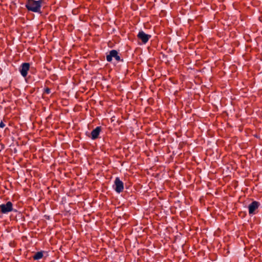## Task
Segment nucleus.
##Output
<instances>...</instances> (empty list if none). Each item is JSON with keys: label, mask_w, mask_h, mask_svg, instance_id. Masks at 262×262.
<instances>
[{"label": "nucleus", "mask_w": 262, "mask_h": 262, "mask_svg": "<svg viewBox=\"0 0 262 262\" xmlns=\"http://www.w3.org/2000/svg\"><path fill=\"white\" fill-rule=\"evenodd\" d=\"M42 3V0H33L29 3H26L25 6L28 11L41 13L40 9Z\"/></svg>", "instance_id": "nucleus-1"}, {"label": "nucleus", "mask_w": 262, "mask_h": 262, "mask_svg": "<svg viewBox=\"0 0 262 262\" xmlns=\"http://www.w3.org/2000/svg\"><path fill=\"white\" fill-rule=\"evenodd\" d=\"M0 211L3 214H6L12 211L16 212V209L13 210V204L10 201L7 202L6 204L0 205Z\"/></svg>", "instance_id": "nucleus-2"}, {"label": "nucleus", "mask_w": 262, "mask_h": 262, "mask_svg": "<svg viewBox=\"0 0 262 262\" xmlns=\"http://www.w3.org/2000/svg\"><path fill=\"white\" fill-rule=\"evenodd\" d=\"M30 63L28 62L23 63L19 69V72L23 77H26L27 76L28 72L30 69Z\"/></svg>", "instance_id": "nucleus-7"}, {"label": "nucleus", "mask_w": 262, "mask_h": 262, "mask_svg": "<svg viewBox=\"0 0 262 262\" xmlns=\"http://www.w3.org/2000/svg\"><path fill=\"white\" fill-rule=\"evenodd\" d=\"M260 204L259 202L254 201H252L248 206L249 214L250 215H253L256 214L257 211L258 207Z\"/></svg>", "instance_id": "nucleus-5"}, {"label": "nucleus", "mask_w": 262, "mask_h": 262, "mask_svg": "<svg viewBox=\"0 0 262 262\" xmlns=\"http://www.w3.org/2000/svg\"><path fill=\"white\" fill-rule=\"evenodd\" d=\"M44 93L47 94H49L51 93V90L50 89H49V88H46L45 90H44Z\"/></svg>", "instance_id": "nucleus-10"}, {"label": "nucleus", "mask_w": 262, "mask_h": 262, "mask_svg": "<svg viewBox=\"0 0 262 262\" xmlns=\"http://www.w3.org/2000/svg\"><path fill=\"white\" fill-rule=\"evenodd\" d=\"M102 130V127L99 126L96 127L93 129L91 133V136H89L92 140H95L99 138V136L101 131Z\"/></svg>", "instance_id": "nucleus-8"}, {"label": "nucleus", "mask_w": 262, "mask_h": 262, "mask_svg": "<svg viewBox=\"0 0 262 262\" xmlns=\"http://www.w3.org/2000/svg\"><path fill=\"white\" fill-rule=\"evenodd\" d=\"M5 124L3 123V121H1L0 123V127L3 128L5 127Z\"/></svg>", "instance_id": "nucleus-11"}, {"label": "nucleus", "mask_w": 262, "mask_h": 262, "mask_svg": "<svg viewBox=\"0 0 262 262\" xmlns=\"http://www.w3.org/2000/svg\"><path fill=\"white\" fill-rule=\"evenodd\" d=\"M151 37V36L150 35L146 34L142 30L140 31L137 35L138 38L141 40L144 44L146 43L148 41Z\"/></svg>", "instance_id": "nucleus-6"}, {"label": "nucleus", "mask_w": 262, "mask_h": 262, "mask_svg": "<svg viewBox=\"0 0 262 262\" xmlns=\"http://www.w3.org/2000/svg\"><path fill=\"white\" fill-rule=\"evenodd\" d=\"M113 187L117 193H120L123 191L124 189V184L119 177L115 178Z\"/></svg>", "instance_id": "nucleus-4"}, {"label": "nucleus", "mask_w": 262, "mask_h": 262, "mask_svg": "<svg viewBox=\"0 0 262 262\" xmlns=\"http://www.w3.org/2000/svg\"><path fill=\"white\" fill-rule=\"evenodd\" d=\"M43 253H44V251H41L36 252L32 257L33 259L34 260H39V259L42 258L43 256Z\"/></svg>", "instance_id": "nucleus-9"}, {"label": "nucleus", "mask_w": 262, "mask_h": 262, "mask_svg": "<svg viewBox=\"0 0 262 262\" xmlns=\"http://www.w3.org/2000/svg\"><path fill=\"white\" fill-rule=\"evenodd\" d=\"M114 57L117 61L123 62V59L121 58L118 51L116 50H112L110 51L109 54L106 55V58L108 62H111Z\"/></svg>", "instance_id": "nucleus-3"}]
</instances>
